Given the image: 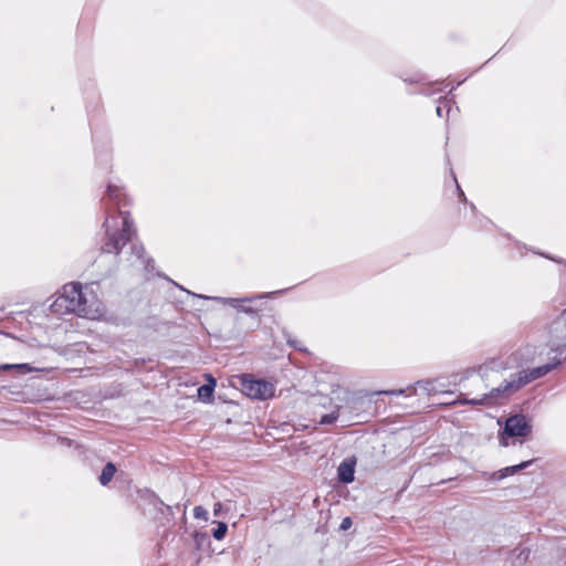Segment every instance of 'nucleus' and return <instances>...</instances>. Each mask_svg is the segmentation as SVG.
I'll return each mask as SVG.
<instances>
[{"label":"nucleus","instance_id":"12","mask_svg":"<svg viewBox=\"0 0 566 566\" xmlns=\"http://www.w3.org/2000/svg\"><path fill=\"white\" fill-rule=\"evenodd\" d=\"M534 462H535V459H531V460L522 461L514 465H509V467L502 468L497 471L492 472L490 474L489 480L492 482H497V481L504 480L509 476H512V475L521 472L524 469L530 468Z\"/></svg>","mask_w":566,"mask_h":566},{"label":"nucleus","instance_id":"9","mask_svg":"<svg viewBox=\"0 0 566 566\" xmlns=\"http://www.w3.org/2000/svg\"><path fill=\"white\" fill-rule=\"evenodd\" d=\"M564 363H566V356H553L551 361L536 366L532 369L522 370L517 378L520 380V385L522 388L526 386L527 384L532 382L533 380L541 378L558 366H562Z\"/></svg>","mask_w":566,"mask_h":566},{"label":"nucleus","instance_id":"16","mask_svg":"<svg viewBox=\"0 0 566 566\" xmlns=\"http://www.w3.org/2000/svg\"><path fill=\"white\" fill-rule=\"evenodd\" d=\"M216 388L210 385L202 384L197 388L198 400L203 403H212L214 400Z\"/></svg>","mask_w":566,"mask_h":566},{"label":"nucleus","instance_id":"39","mask_svg":"<svg viewBox=\"0 0 566 566\" xmlns=\"http://www.w3.org/2000/svg\"><path fill=\"white\" fill-rule=\"evenodd\" d=\"M4 308L3 307H0V311L2 312Z\"/></svg>","mask_w":566,"mask_h":566},{"label":"nucleus","instance_id":"8","mask_svg":"<svg viewBox=\"0 0 566 566\" xmlns=\"http://www.w3.org/2000/svg\"><path fill=\"white\" fill-rule=\"evenodd\" d=\"M128 266L144 271L147 274H151L155 270V261L148 256L142 244L132 243L129 248V255L125 258Z\"/></svg>","mask_w":566,"mask_h":566},{"label":"nucleus","instance_id":"14","mask_svg":"<svg viewBox=\"0 0 566 566\" xmlns=\"http://www.w3.org/2000/svg\"><path fill=\"white\" fill-rule=\"evenodd\" d=\"M0 370H9V371H12L15 376H24V375L33 373V371L49 373L51 370V368H39V367H34L28 363H20V364H1Z\"/></svg>","mask_w":566,"mask_h":566},{"label":"nucleus","instance_id":"28","mask_svg":"<svg viewBox=\"0 0 566 566\" xmlns=\"http://www.w3.org/2000/svg\"><path fill=\"white\" fill-rule=\"evenodd\" d=\"M352 525H353L352 517L350 516H345L342 520L340 524H339V530L340 531H347V530H349L352 527Z\"/></svg>","mask_w":566,"mask_h":566},{"label":"nucleus","instance_id":"10","mask_svg":"<svg viewBox=\"0 0 566 566\" xmlns=\"http://www.w3.org/2000/svg\"><path fill=\"white\" fill-rule=\"evenodd\" d=\"M380 395H386V396H406V397H409L411 395H415L413 394V386L410 385V386H407L406 388H399V389H385V390H377V391H357L354 394V401H359L364 398H368L369 401H371V399L375 397V396H380Z\"/></svg>","mask_w":566,"mask_h":566},{"label":"nucleus","instance_id":"30","mask_svg":"<svg viewBox=\"0 0 566 566\" xmlns=\"http://www.w3.org/2000/svg\"><path fill=\"white\" fill-rule=\"evenodd\" d=\"M87 350L88 347L85 343H77L73 349L74 354H85Z\"/></svg>","mask_w":566,"mask_h":566},{"label":"nucleus","instance_id":"7","mask_svg":"<svg viewBox=\"0 0 566 566\" xmlns=\"http://www.w3.org/2000/svg\"><path fill=\"white\" fill-rule=\"evenodd\" d=\"M502 356H492L485 363L480 365L478 368H468L463 376L460 377V381L476 376L479 379L485 381L490 377V373H499L507 368V364L504 363Z\"/></svg>","mask_w":566,"mask_h":566},{"label":"nucleus","instance_id":"31","mask_svg":"<svg viewBox=\"0 0 566 566\" xmlns=\"http://www.w3.org/2000/svg\"><path fill=\"white\" fill-rule=\"evenodd\" d=\"M203 376H205V379H206V382H205L206 385H210L213 388L217 387V379L213 377L212 374L206 373Z\"/></svg>","mask_w":566,"mask_h":566},{"label":"nucleus","instance_id":"32","mask_svg":"<svg viewBox=\"0 0 566 566\" xmlns=\"http://www.w3.org/2000/svg\"><path fill=\"white\" fill-rule=\"evenodd\" d=\"M223 507H224V505L221 502H216L213 504V515L220 516L223 512Z\"/></svg>","mask_w":566,"mask_h":566},{"label":"nucleus","instance_id":"18","mask_svg":"<svg viewBox=\"0 0 566 566\" xmlns=\"http://www.w3.org/2000/svg\"><path fill=\"white\" fill-rule=\"evenodd\" d=\"M412 386H413L415 395L417 394L418 388L421 389L428 396L433 395L439 391L436 387V380H431V379L418 380Z\"/></svg>","mask_w":566,"mask_h":566},{"label":"nucleus","instance_id":"27","mask_svg":"<svg viewBox=\"0 0 566 566\" xmlns=\"http://www.w3.org/2000/svg\"><path fill=\"white\" fill-rule=\"evenodd\" d=\"M102 371L101 367H87L80 370L82 377H87L91 375H98Z\"/></svg>","mask_w":566,"mask_h":566},{"label":"nucleus","instance_id":"19","mask_svg":"<svg viewBox=\"0 0 566 566\" xmlns=\"http://www.w3.org/2000/svg\"><path fill=\"white\" fill-rule=\"evenodd\" d=\"M193 543L198 551H205L211 543L210 536L205 532L196 531L193 533Z\"/></svg>","mask_w":566,"mask_h":566},{"label":"nucleus","instance_id":"36","mask_svg":"<svg viewBox=\"0 0 566 566\" xmlns=\"http://www.w3.org/2000/svg\"><path fill=\"white\" fill-rule=\"evenodd\" d=\"M436 112H437V115H438L439 117H442V107H441V106H438V107L436 108Z\"/></svg>","mask_w":566,"mask_h":566},{"label":"nucleus","instance_id":"1","mask_svg":"<svg viewBox=\"0 0 566 566\" xmlns=\"http://www.w3.org/2000/svg\"><path fill=\"white\" fill-rule=\"evenodd\" d=\"M102 202L106 211V218L103 223L105 242L101 251L109 254H126L127 252H124L123 249L135 234L129 212L122 210V207L127 205L126 195L122 187L109 184Z\"/></svg>","mask_w":566,"mask_h":566},{"label":"nucleus","instance_id":"6","mask_svg":"<svg viewBox=\"0 0 566 566\" xmlns=\"http://www.w3.org/2000/svg\"><path fill=\"white\" fill-rule=\"evenodd\" d=\"M522 388L520 385L518 378H514L512 380H505L504 385L492 388L489 392L483 394L480 397V402L482 406H495L502 400L509 399L514 392L518 391Z\"/></svg>","mask_w":566,"mask_h":566},{"label":"nucleus","instance_id":"20","mask_svg":"<svg viewBox=\"0 0 566 566\" xmlns=\"http://www.w3.org/2000/svg\"><path fill=\"white\" fill-rule=\"evenodd\" d=\"M213 524H216V527L211 531L212 537L217 541H222L228 533V524L222 521H214Z\"/></svg>","mask_w":566,"mask_h":566},{"label":"nucleus","instance_id":"23","mask_svg":"<svg viewBox=\"0 0 566 566\" xmlns=\"http://www.w3.org/2000/svg\"><path fill=\"white\" fill-rule=\"evenodd\" d=\"M262 311L261 307L245 305V303L242 304L239 312L245 313L248 315H251L253 317L260 318V312Z\"/></svg>","mask_w":566,"mask_h":566},{"label":"nucleus","instance_id":"35","mask_svg":"<svg viewBox=\"0 0 566 566\" xmlns=\"http://www.w3.org/2000/svg\"><path fill=\"white\" fill-rule=\"evenodd\" d=\"M453 179H454V181H457L455 176H453ZM455 184H458V182H455ZM457 188H458V191H459V193H460V197H462L463 199H465V197H464V192L461 190V188H460V186H459V185H457Z\"/></svg>","mask_w":566,"mask_h":566},{"label":"nucleus","instance_id":"33","mask_svg":"<svg viewBox=\"0 0 566 566\" xmlns=\"http://www.w3.org/2000/svg\"><path fill=\"white\" fill-rule=\"evenodd\" d=\"M57 439L62 446H65L67 448H71L75 443L74 440L66 438V437H59Z\"/></svg>","mask_w":566,"mask_h":566},{"label":"nucleus","instance_id":"5","mask_svg":"<svg viewBox=\"0 0 566 566\" xmlns=\"http://www.w3.org/2000/svg\"><path fill=\"white\" fill-rule=\"evenodd\" d=\"M328 395L331 401L334 403V410L322 415L318 421L319 424H333L338 420L339 409L347 402L349 391L343 388V382L340 378L337 377L336 380L329 382Z\"/></svg>","mask_w":566,"mask_h":566},{"label":"nucleus","instance_id":"29","mask_svg":"<svg viewBox=\"0 0 566 566\" xmlns=\"http://www.w3.org/2000/svg\"><path fill=\"white\" fill-rule=\"evenodd\" d=\"M150 361H154L153 356L135 358L134 359V366L136 368H138L140 365H144V364L150 363Z\"/></svg>","mask_w":566,"mask_h":566},{"label":"nucleus","instance_id":"24","mask_svg":"<svg viewBox=\"0 0 566 566\" xmlns=\"http://www.w3.org/2000/svg\"><path fill=\"white\" fill-rule=\"evenodd\" d=\"M544 256L547 258V259L554 260L556 262L564 263L565 266H566V261L564 262L562 260H556V259L551 258L548 255H544ZM564 317H565V321H566V310L564 311ZM554 350L558 352V354H566V334H565V337L563 338V343L558 344L557 347Z\"/></svg>","mask_w":566,"mask_h":566},{"label":"nucleus","instance_id":"3","mask_svg":"<svg viewBox=\"0 0 566 566\" xmlns=\"http://www.w3.org/2000/svg\"><path fill=\"white\" fill-rule=\"evenodd\" d=\"M497 432L501 447L507 448L515 443L516 439H526L533 432L532 419L524 412L509 415Z\"/></svg>","mask_w":566,"mask_h":566},{"label":"nucleus","instance_id":"15","mask_svg":"<svg viewBox=\"0 0 566 566\" xmlns=\"http://www.w3.org/2000/svg\"><path fill=\"white\" fill-rule=\"evenodd\" d=\"M117 471V465L113 461H107L101 473L97 475L98 483L102 486H108L112 480L116 476Z\"/></svg>","mask_w":566,"mask_h":566},{"label":"nucleus","instance_id":"38","mask_svg":"<svg viewBox=\"0 0 566 566\" xmlns=\"http://www.w3.org/2000/svg\"><path fill=\"white\" fill-rule=\"evenodd\" d=\"M422 93H423L424 95H430V93H428L427 91H422Z\"/></svg>","mask_w":566,"mask_h":566},{"label":"nucleus","instance_id":"22","mask_svg":"<svg viewBox=\"0 0 566 566\" xmlns=\"http://www.w3.org/2000/svg\"><path fill=\"white\" fill-rule=\"evenodd\" d=\"M452 405H470V406H482L480 398H468L467 394H460Z\"/></svg>","mask_w":566,"mask_h":566},{"label":"nucleus","instance_id":"34","mask_svg":"<svg viewBox=\"0 0 566 566\" xmlns=\"http://www.w3.org/2000/svg\"><path fill=\"white\" fill-rule=\"evenodd\" d=\"M528 556H530V549H526V548L521 549V552L518 554V558H523L524 562H526Z\"/></svg>","mask_w":566,"mask_h":566},{"label":"nucleus","instance_id":"25","mask_svg":"<svg viewBox=\"0 0 566 566\" xmlns=\"http://www.w3.org/2000/svg\"><path fill=\"white\" fill-rule=\"evenodd\" d=\"M208 515H209L208 511L203 506H201V505L195 506V509H193L195 518L208 521Z\"/></svg>","mask_w":566,"mask_h":566},{"label":"nucleus","instance_id":"37","mask_svg":"<svg viewBox=\"0 0 566 566\" xmlns=\"http://www.w3.org/2000/svg\"><path fill=\"white\" fill-rule=\"evenodd\" d=\"M167 357H168V358H174L175 356H167ZM179 357L181 358V360H180V361H182L187 356L181 355V356H179Z\"/></svg>","mask_w":566,"mask_h":566},{"label":"nucleus","instance_id":"4","mask_svg":"<svg viewBox=\"0 0 566 566\" xmlns=\"http://www.w3.org/2000/svg\"><path fill=\"white\" fill-rule=\"evenodd\" d=\"M241 391L251 399L266 400L274 395V386L264 379H256L249 374L238 376Z\"/></svg>","mask_w":566,"mask_h":566},{"label":"nucleus","instance_id":"17","mask_svg":"<svg viewBox=\"0 0 566 566\" xmlns=\"http://www.w3.org/2000/svg\"><path fill=\"white\" fill-rule=\"evenodd\" d=\"M143 497H145L160 514H164L165 505L167 504L153 490L145 489Z\"/></svg>","mask_w":566,"mask_h":566},{"label":"nucleus","instance_id":"21","mask_svg":"<svg viewBox=\"0 0 566 566\" xmlns=\"http://www.w3.org/2000/svg\"><path fill=\"white\" fill-rule=\"evenodd\" d=\"M175 510L181 511L182 512V517H184V520H186V513H187V506L186 505H184L182 509H181L180 504H177L175 506L165 505V510H164V514L163 515L166 516L168 522H170L171 520L175 518Z\"/></svg>","mask_w":566,"mask_h":566},{"label":"nucleus","instance_id":"26","mask_svg":"<svg viewBox=\"0 0 566 566\" xmlns=\"http://www.w3.org/2000/svg\"><path fill=\"white\" fill-rule=\"evenodd\" d=\"M287 344L294 350L302 352L303 354H310L303 346L302 343L297 339H293L290 336L287 337Z\"/></svg>","mask_w":566,"mask_h":566},{"label":"nucleus","instance_id":"2","mask_svg":"<svg viewBox=\"0 0 566 566\" xmlns=\"http://www.w3.org/2000/svg\"><path fill=\"white\" fill-rule=\"evenodd\" d=\"M50 310L59 315L73 313L88 319H99L105 313L104 305L92 285H83L80 282L63 285L62 292L51 304Z\"/></svg>","mask_w":566,"mask_h":566},{"label":"nucleus","instance_id":"13","mask_svg":"<svg viewBox=\"0 0 566 566\" xmlns=\"http://www.w3.org/2000/svg\"><path fill=\"white\" fill-rule=\"evenodd\" d=\"M277 292L256 294V295H253V296H248V297H242V298H235V297H213V300H216V301H218V302H220V303H222L224 305H229V306L235 308L239 312L243 303H253L256 300L269 298V297L273 296Z\"/></svg>","mask_w":566,"mask_h":566},{"label":"nucleus","instance_id":"11","mask_svg":"<svg viewBox=\"0 0 566 566\" xmlns=\"http://www.w3.org/2000/svg\"><path fill=\"white\" fill-rule=\"evenodd\" d=\"M357 460L355 457L345 458L337 468V480L343 484H350L355 480Z\"/></svg>","mask_w":566,"mask_h":566}]
</instances>
